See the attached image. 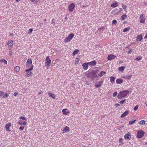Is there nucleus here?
Instances as JSON below:
<instances>
[{"instance_id": "nucleus-1", "label": "nucleus", "mask_w": 147, "mask_h": 147, "mask_svg": "<svg viewBox=\"0 0 147 147\" xmlns=\"http://www.w3.org/2000/svg\"><path fill=\"white\" fill-rule=\"evenodd\" d=\"M129 91L127 90H123L119 92L117 96V98L118 99H121L126 96L129 94Z\"/></svg>"}, {"instance_id": "nucleus-2", "label": "nucleus", "mask_w": 147, "mask_h": 147, "mask_svg": "<svg viewBox=\"0 0 147 147\" xmlns=\"http://www.w3.org/2000/svg\"><path fill=\"white\" fill-rule=\"evenodd\" d=\"M20 119L25 120V121H23L21 120H19L18 122V124H19L21 125H25L27 124V118L25 116H21L20 118Z\"/></svg>"}, {"instance_id": "nucleus-3", "label": "nucleus", "mask_w": 147, "mask_h": 147, "mask_svg": "<svg viewBox=\"0 0 147 147\" xmlns=\"http://www.w3.org/2000/svg\"><path fill=\"white\" fill-rule=\"evenodd\" d=\"M51 60L49 57L48 56L46 58L45 60V65L47 69L49 68L50 66Z\"/></svg>"}, {"instance_id": "nucleus-4", "label": "nucleus", "mask_w": 147, "mask_h": 147, "mask_svg": "<svg viewBox=\"0 0 147 147\" xmlns=\"http://www.w3.org/2000/svg\"><path fill=\"white\" fill-rule=\"evenodd\" d=\"M33 67V65H32L30 67V68H28L25 70V71L26 72V77H29L31 76L32 75V72L30 71L32 70Z\"/></svg>"}, {"instance_id": "nucleus-5", "label": "nucleus", "mask_w": 147, "mask_h": 147, "mask_svg": "<svg viewBox=\"0 0 147 147\" xmlns=\"http://www.w3.org/2000/svg\"><path fill=\"white\" fill-rule=\"evenodd\" d=\"M32 61L31 59H29L26 63V67L27 68H29L32 65H33L32 64Z\"/></svg>"}, {"instance_id": "nucleus-6", "label": "nucleus", "mask_w": 147, "mask_h": 147, "mask_svg": "<svg viewBox=\"0 0 147 147\" xmlns=\"http://www.w3.org/2000/svg\"><path fill=\"white\" fill-rule=\"evenodd\" d=\"M74 36V35L73 34H70L64 40L65 42H69L72 39Z\"/></svg>"}, {"instance_id": "nucleus-7", "label": "nucleus", "mask_w": 147, "mask_h": 147, "mask_svg": "<svg viewBox=\"0 0 147 147\" xmlns=\"http://www.w3.org/2000/svg\"><path fill=\"white\" fill-rule=\"evenodd\" d=\"M145 133L142 130H139L137 132V137L140 138H142L144 135Z\"/></svg>"}, {"instance_id": "nucleus-8", "label": "nucleus", "mask_w": 147, "mask_h": 147, "mask_svg": "<svg viewBox=\"0 0 147 147\" xmlns=\"http://www.w3.org/2000/svg\"><path fill=\"white\" fill-rule=\"evenodd\" d=\"M144 14H142L140 15L139 20L140 22L142 23H144L145 21V18L144 16Z\"/></svg>"}, {"instance_id": "nucleus-9", "label": "nucleus", "mask_w": 147, "mask_h": 147, "mask_svg": "<svg viewBox=\"0 0 147 147\" xmlns=\"http://www.w3.org/2000/svg\"><path fill=\"white\" fill-rule=\"evenodd\" d=\"M11 124L10 123H8L5 125V127L7 131L8 132L11 131L10 127H11Z\"/></svg>"}, {"instance_id": "nucleus-10", "label": "nucleus", "mask_w": 147, "mask_h": 147, "mask_svg": "<svg viewBox=\"0 0 147 147\" xmlns=\"http://www.w3.org/2000/svg\"><path fill=\"white\" fill-rule=\"evenodd\" d=\"M75 7V4L74 3H71L68 6L69 11L70 12H72Z\"/></svg>"}, {"instance_id": "nucleus-11", "label": "nucleus", "mask_w": 147, "mask_h": 147, "mask_svg": "<svg viewBox=\"0 0 147 147\" xmlns=\"http://www.w3.org/2000/svg\"><path fill=\"white\" fill-rule=\"evenodd\" d=\"M7 45L9 47V49L11 50L13 47V41L11 40H9L8 42Z\"/></svg>"}, {"instance_id": "nucleus-12", "label": "nucleus", "mask_w": 147, "mask_h": 147, "mask_svg": "<svg viewBox=\"0 0 147 147\" xmlns=\"http://www.w3.org/2000/svg\"><path fill=\"white\" fill-rule=\"evenodd\" d=\"M116 57V56L113 54H110L107 57V59L109 60H111L114 59Z\"/></svg>"}, {"instance_id": "nucleus-13", "label": "nucleus", "mask_w": 147, "mask_h": 147, "mask_svg": "<svg viewBox=\"0 0 147 147\" xmlns=\"http://www.w3.org/2000/svg\"><path fill=\"white\" fill-rule=\"evenodd\" d=\"M63 114L67 115L70 113V111L68 110L67 109H64L62 110V111Z\"/></svg>"}, {"instance_id": "nucleus-14", "label": "nucleus", "mask_w": 147, "mask_h": 147, "mask_svg": "<svg viewBox=\"0 0 147 147\" xmlns=\"http://www.w3.org/2000/svg\"><path fill=\"white\" fill-rule=\"evenodd\" d=\"M136 38L137 41H141L142 39V35L141 34H140L138 35L137 36Z\"/></svg>"}, {"instance_id": "nucleus-15", "label": "nucleus", "mask_w": 147, "mask_h": 147, "mask_svg": "<svg viewBox=\"0 0 147 147\" xmlns=\"http://www.w3.org/2000/svg\"><path fill=\"white\" fill-rule=\"evenodd\" d=\"M124 138L125 139H130L131 138V134L130 133H127L124 136Z\"/></svg>"}, {"instance_id": "nucleus-16", "label": "nucleus", "mask_w": 147, "mask_h": 147, "mask_svg": "<svg viewBox=\"0 0 147 147\" xmlns=\"http://www.w3.org/2000/svg\"><path fill=\"white\" fill-rule=\"evenodd\" d=\"M88 63H85L83 64L82 65V66L83 67L84 70H86L88 69Z\"/></svg>"}, {"instance_id": "nucleus-17", "label": "nucleus", "mask_w": 147, "mask_h": 147, "mask_svg": "<svg viewBox=\"0 0 147 147\" xmlns=\"http://www.w3.org/2000/svg\"><path fill=\"white\" fill-rule=\"evenodd\" d=\"M103 82L102 81H100L98 82L97 83V84L95 85V86L97 88H99L101 86L102 84L103 83Z\"/></svg>"}, {"instance_id": "nucleus-18", "label": "nucleus", "mask_w": 147, "mask_h": 147, "mask_svg": "<svg viewBox=\"0 0 147 147\" xmlns=\"http://www.w3.org/2000/svg\"><path fill=\"white\" fill-rule=\"evenodd\" d=\"M89 65L90 66H94L96 64V62L95 61H92L91 62H88Z\"/></svg>"}, {"instance_id": "nucleus-19", "label": "nucleus", "mask_w": 147, "mask_h": 147, "mask_svg": "<svg viewBox=\"0 0 147 147\" xmlns=\"http://www.w3.org/2000/svg\"><path fill=\"white\" fill-rule=\"evenodd\" d=\"M121 6L123 9L125 11V12L127 13V10H126L127 7V5L123 3H121Z\"/></svg>"}, {"instance_id": "nucleus-20", "label": "nucleus", "mask_w": 147, "mask_h": 147, "mask_svg": "<svg viewBox=\"0 0 147 147\" xmlns=\"http://www.w3.org/2000/svg\"><path fill=\"white\" fill-rule=\"evenodd\" d=\"M123 82V80L121 78H118L116 80V82L117 84H121Z\"/></svg>"}, {"instance_id": "nucleus-21", "label": "nucleus", "mask_w": 147, "mask_h": 147, "mask_svg": "<svg viewBox=\"0 0 147 147\" xmlns=\"http://www.w3.org/2000/svg\"><path fill=\"white\" fill-rule=\"evenodd\" d=\"M132 76L131 75H126L125 76H124L122 77V78L126 79L129 80L131 78V77Z\"/></svg>"}, {"instance_id": "nucleus-22", "label": "nucleus", "mask_w": 147, "mask_h": 147, "mask_svg": "<svg viewBox=\"0 0 147 147\" xmlns=\"http://www.w3.org/2000/svg\"><path fill=\"white\" fill-rule=\"evenodd\" d=\"M129 114V111H125L124 113L122 114L121 116V117H123L124 116H126Z\"/></svg>"}, {"instance_id": "nucleus-23", "label": "nucleus", "mask_w": 147, "mask_h": 147, "mask_svg": "<svg viewBox=\"0 0 147 147\" xmlns=\"http://www.w3.org/2000/svg\"><path fill=\"white\" fill-rule=\"evenodd\" d=\"M111 6L112 7L115 8L116 7L118 6V2L117 1H116L114 3H113V4L111 5Z\"/></svg>"}, {"instance_id": "nucleus-24", "label": "nucleus", "mask_w": 147, "mask_h": 147, "mask_svg": "<svg viewBox=\"0 0 147 147\" xmlns=\"http://www.w3.org/2000/svg\"><path fill=\"white\" fill-rule=\"evenodd\" d=\"M70 131L69 128L67 126H66L63 130L62 131L64 132H69Z\"/></svg>"}, {"instance_id": "nucleus-25", "label": "nucleus", "mask_w": 147, "mask_h": 147, "mask_svg": "<svg viewBox=\"0 0 147 147\" xmlns=\"http://www.w3.org/2000/svg\"><path fill=\"white\" fill-rule=\"evenodd\" d=\"M49 96V97H51L53 99H55L56 96L55 95L51 93H48Z\"/></svg>"}, {"instance_id": "nucleus-26", "label": "nucleus", "mask_w": 147, "mask_h": 147, "mask_svg": "<svg viewBox=\"0 0 147 147\" xmlns=\"http://www.w3.org/2000/svg\"><path fill=\"white\" fill-rule=\"evenodd\" d=\"M115 79V78L114 77L111 76L110 77V81L111 83L113 84L114 83Z\"/></svg>"}, {"instance_id": "nucleus-27", "label": "nucleus", "mask_w": 147, "mask_h": 147, "mask_svg": "<svg viewBox=\"0 0 147 147\" xmlns=\"http://www.w3.org/2000/svg\"><path fill=\"white\" fill-rule=\"evenodd\" d=\"M127 17V15L126 14H123L121 16V19L123 21L125 20V19Z\"/></svg>"}, {"instance_id": "nucleus-28", "label": "nucleus", "mask_w": 147, "mask_h": 147, "mask_svg": "<svg viewBox=\"0 0 147 147\" xmlns=\"http://www.w3.org/2000/svg\"><path fill=\"white\" fill-rule=\"evenodd\" d=\"M14 70L16 72H18L20 70V67L19 66H16L14 67Z\"/></svg>"}, {"instance_id": "nucleus-29", "label": "nucleus", "mask_w": 147, "mask_h": 147, "mask_svg": "<svg viewBox=\"0 0 147 147\" xmlns=\"http://www.w3.org/2000/svg\"><path fill=\"white\" fill-rule=\"evenodd\" d=\"M125 67L124 66H123L120 67H119V70L121 71H123L125 68Z\"/></svg>"}, {"instance_id": "nucleus-30", "label": "nucleus", "mask_w": 147, "mask_h": 147, "mask_svg": "<svg viewBox=\"0 0 147 147\" xmlns=\"http://www.w3.org/2000/svg\"><path fill=\"white\" fill-rule=\"evenodd\" d=\"M79 50L78 49H75V50L74 51V52L72 53V55L73 56L75 55L76 54H77Z\"/></svg>"}, {"instance_id": "nucleus-31", "label": "nucleus", "mask_w": 147, "mask_h": 147, "mask_svg": "<svg viewBox=\"0 0 147 147\" xmlns=\"http://www.w3.org/2000/svg\"><path fill=\"white\" fill-rule=\"evenodd\" d=\"M105 74L106 72H105L101 71L99 74H98V75L100 77H101L103 75Z\"/></svg>"}, {"instance_id": "nucleus-32", "label": "nucleus", "mask_w": 147, "mask_h": 147, "mask_svg": "<svg viewBox=\"0 0 147 147\" xmlns=\"http://www.w3.org/2000/svg\"><path fill=\"white\" fill-rule=\"evenodd\" d=\"M0 62L4 63L5 64H7V61L6 60L4 59H0Z\"/></svg>"}, {"instance_id": "nucleus-33", "label": "nucleus", "mask_w": 147, "mask_h": 147, "mask_svg": "<svg viewBox=\"0 0 147 147\" xmlns=\"http://www.w3.org/2000/svg\"><path fill=\"white\" fill-rule=\"evenodd\" d=\"M145 120H142L139 121L138 123L140 125H144L145 124Z\"/></svg>"}, {"instance_id": "nucleus-34", "label": "nucleus", "mask_w": 147, "mask_h": 147, "mask_svg": "<svg viewBox=\"0 0 147 147\" xmlns=\"http://www.w3.org/2000/svg\"><path fill=\"white\" fill-rule=\"evenodd\" d=\"M129 29L130 28L129 27L125 28L123 29V32H126L128 31Z\"/></svg>"}, {"instance_id": "nucleus-35", "label": "nucleus", "mask_w": 147, "mask_h": 147, "mask_svg": "<svg viewBox=\"0 0 147 147\" xmlns=\"http://www.w3.org/2000/svg\"><path fill=\"white\" fill-rule=\"evenodd\" d=\"M136 120L135 119L132 121H129V123L130 125H132L134 123L136 122Z\"/></svg>"}, {"instance_id": "nucleus-36", "label": "nucleus", "mask_w": 147, "mask_h": 147, "mask_svg": "<svg viewBox=\"0 0 147 147\" xmlns=\"http://www.w3.org/2000/svg\"><path fill=\"white\" fill-rule=\"evenodd\" d=\"M142 59V57L141 56H138L137 57H136V59L135 60H137V61H139L141 60Z\"/></svg>"}, {"instance_id": "nucleus-37", "label": "nucleus", "mask_w": 147, "mask_h": 147, "mask_svg": "<svg viewBox=\"0 0 147 147\" xmlns=\"http://www.w3.org/2000/svg\"><path fill=\"white\" fill-rule=\"evenodd\" d=\"M9 96V95L7 93H5V94L3 96V98H7Z\"/></svg>"}, {"instance_id": "nucleus-38", "label": "nucleus", "mask_w": 147, "mask_h": 147, "mask_svg": "<svg viewBox=\"0 0 147 147\" xmlns=\"http://www.w3.org/2000/svg\"><path fill=\"white\" fill-rule=\"evenodd\" d=\"M122 139L121 138H120L119 139V142L121 143V144H122L123 145L124 144L123 142L122 141Z\"/></svg>"}, {"instance_id": "nucleus-39", "label": "nucleus", "mask_w": 147, "mask_h": 147, "mask_svg": "<svg viewBox=\"0 0 147 147\" xmlns=\"http://www.w3.org/2000/svg\"><path fill=\"white\" fill-rule=\"evenodd\" d=\"M139 105H136L134 108V110L136 111L138 110V108Z\"/></svg>"}, {"instance_id": "nucleus-40", "label": "nucleus", "mask_w": 147, "mask_h": 147, "mask_svg": "<svg viewBox=\"0 0 147 147\" xmlns=\"http://www.w3.org/2000/svg\"><path fill=\"white\" fill-rule=\"evenodd\" d=\"M4 94V92H3L0 91V98H1L2 96Z\"/></svg>"}, {"instance_id": "nucleus-41", "label": "nucleus", "mask_w": 147, "mask_h": 147, "mask_svg": "<svg viewBox=\"0 0 147 147\" xmlns=\"http://www.w3.org/2000/svg\"><path fill=\"white\" fill-rule=\"evenodd\" d=\"M117 21L115 20H113L112 22V24H113L116 25Z\"/></svg>"}, {"instance_id": "nucleus-42", "label": "nucleus", "mask_w": 147, "mask_h": 147, "mask_svg": "<svg viewBox=\"0 0 147 147\" xmlns=\"http://www.w3.org/2000/svg\"><path fill=\"white\" fill-rule=\"evenodd\" d=\"M24 129V126H20L19 128V129L20 130V131H22L23 130V129Z\"/></svg>"}, {"instance_id": "nucleus-43", "label": "nucleus", "mask_w": 147, "mask_h": 147, "mask_svg": "<svg viewBox=\"0 0 147 147\" xmlns=\"http://www.w3.org/2000/svg\"><path fill=\"white\" fill-rule=\"evenodd\" d=\"M117 92H115L113 93V96L114 97L116 96L117 95Z\"/></svg>"}, {"instance_id": "nucleus-44", "label": "nucleus", "mask_w": 147, "mask_h": 147, "mask_svg": "<svg viewBox=\"0 0 147 147\" xmlns=\"http://www.w3.org/2000/svg\"><path fill=\"white\" fill-rule=\"evenodd\" d=\"M29 32H28V34H30L31 33H32V32L33 31V30L32 28H30L29 30Z\"/></svg>"}, {"instance_id": "nucleus-45", "label": "nucleus", "mask_w": 147, "mask_h": 147, "mask_svg": "<svg viewBox=\"0 0 147 147\" xmlns=\"http://www.w3.org/2000/svg\"><path fill=\"white\" fill-rule=\"evenodd\" d=\"M125 99H124V100H122L120 102H119V103L120 104H123V103L125 101Z\"/></svg>"}, {"instance_id": "nucleus-46", "label": "nucleus", "mask_w": 147, "mask_h": 147, "mask_svg": "<svg viewBox=\"0 0 147 147\" xmlns=\"http://www.w3.org/2000/svg\"><path fill=\"white\" fill-rule=\"evenodd\" d=\"M133 50L132 49H130L129 50V51H128V53L129 54H130L132 51Z\"/></svg>"}, {"instance_id": "nucleus-47", "label": "nucleus", "mask_w": 147, "mask_h": 147, "mask_svg": "<svg viewBox=\"0 0 147 147\" xmlns=\"http://www.w3.org/2000/svg\"><path fill=\"white\" fill-rule=\"evenodd\" d=\"M115 106L116 107H119V106H120V105L119 104H118V103H117V104H115Z\"/></svg>"}, {"instance_id": "nucleus-48", "label": "nucleus", "mask_w": 147, "mask_h": 147, "mask_svg": "<svg viewBox=\"0 0 147 147\" xmlns=\"http://www.w3.org/2000/svg\"><path fill=\"white\" fill-rule=\"evenodd\" d=\"M43 92L42 91L40 90L38 94L40 95L42 94Z\"/></svg>"}, {"instance_id": "nucleus-49", "label": "nucleus", "mask_w": 147, "mask_h": 147, "mask_svg": "<svg viewBox=\"0 0 147 147\" xmlns=\"http://www.w3.org/2000/svg\"><path fill=\"white\" fill-rule=\"evenodd\" d=\"M9 54L10 56H11L12 55V52L11 51H10L9 53Z\"/></svg>"}, {"instance_id": "nucleus-50", "label": "nucleus", "mask_w": 147, "mask_h": 147, "mask_svg": "<svg viewBox=\"0 0 147 147\" xmlns=\"http://www.w3.org/2000/svg\"><path fill=\"white\" fill-rule=\"evenodd\" d=\"M18 94V93H16V92H15L13 94V95L14 96H16Z\"/></svg>"}, {"instance_id": "nucleus-51", "label": "nucleus", "mask_w": 147, "mask_h": 147, "mask_svg": "<svg viewBox=\"0 0 147 147\" xmlns=\"http://www.w3.org/2000/svg\"><path fill=\"white\" fill-rule=\"evenodd\" d=\"M86 85H89V83L87 82H86Z\"/></svg>"}, {"instance_id": "nucleus-52", "label": "nucleus", "mask_w": 147, "mask_h": 147, "mask_svg": "<svg viewBox=\"0 0 147 147\" xmlns=\"http://www.w3.org/2000/svg\"><path fill=\"white\" fill-rule=\"evenodd\" d=\"M144 38H147V33L146 34V35L145 36Z\"/></svg>"}, {"instance_id": "nucleus-53", "label": "nucleus", "mask_w": 147, "mask_h": 147, "mask_svg": "<svg viewBox=\"0 0 147 147\" xmlns=\"http://www.w3.org/2000/svg\"><path fill=\"white\" fill-rule=\"evenodd\" d=\"M10 34L11 36H12L13 35V34L12 33Z\"/></svg>"}, {"instance_id": "nucleus-54", "label": "nucleus", "mask_w": 147, "mask_h": 147, "mask_svg": "<svg viewBox=\"0 0 147 147\" xmlns=\"http://www.w3.org/2000/svg\"><path fill=\"white\" fill-rule=\"evenodd\" d=\"M32 2H34L35 0H30Z\"/></svg>"}, {"instance_id": "nucleus-55", "label": "nucleus", "mask_w": 147, "mask_h": 147, "mask_svg": "<svg viewBox=\"0 0 147 147\" xmlns=\"http://www.w3.org/2000/svg\"><path fill=\"white\" fill-rule=\"evenodd\" d=\"M145 104L146 105V107H147V104H146V102H145Z\"/></svg>"}, {"instance_id": "nucleus-56", "label": "nucleus", "mask_w": 147, "mask_h": 147, "mask_svg": "<svg viewBox=\"0 0 147 147\" xmlns=\"http://www.w3.org/2000/svg\"><path fill=\"white\" fill-rule=\"evenodd\" d=\"M122 63V62H121L119 61V63Z\"/></svg>"}, {"instance_id": "nucleus-57", "label": "nucleus", "mask_w": 147, "mask_h": 147, "mask_svg": "<svg viewBox=\"0 0 147 147\" xmlns=\"http://www.w3.org/2000/svg\"><path fill=\"white\" fill-rule=\"evenodd\" d=\"M145 144H146L147 145V142H146Z\"/></svg>"}, {"instance_id": "nucleus-58", "label": "nucleus", "mask_w": 147, "mask_h": 147, "mask_svg": "<svg viewBox=\"0 0 147 147\" xmlns=\"http://www.w3.org/2000/svg\"><path fill=\"white\" fill-rule=\"evenodd\" d=\"M83 7H85L84 5H82V6Z\"/></svg>"}, {"instance_id": "nucleus-59", "label": "nucleus", "mask_w": 147, "mask_h": 147, "mask_svg": "<svg viewBox=\"0 0 147 147\" xmlns=\"http://www.w3.org/2000/svg\"><path fill=\"white\" fill-rule=\"evenodd\" d=\"M120 9H121V8H120Z\"/></svg>"}, {"instance_id": "nucleus-60", "label": "nucleus", "mask_w": 147, "mask_h": 147, "mask_svg": "<svg viewBox=\"0 0 147 147\" xmlns=\"http://www.w3.org/2000/svg\"><path fill=\"white\" fill-rule=\"evenodd\" d=\"M146 92H147V91Z\"/></svg>"}]
</instances>
